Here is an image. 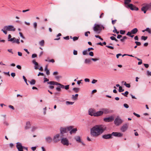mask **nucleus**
<instances>
[{
    "label": "nucleus",
    "mask_w": 151,
    "mask_h": 151,
    "mask_svg": "<svg viewBox=\"0 0 151 151\" xmlns=\"http://www.w3.org/2000/svg\"><path fill=\"white\" fill-rule=\"evenodd\" d=\"M47 83L48 84H49L51 85H59V86L60 83H58V82L54 81H51L47 82Z\"/></svg>",
    "instance_id": "16"
},
{
    "label": "nucleus",
    "mask_w": 151,
    "mask_h": 151,
    "mask_svg": "<svg viewBox=\"0 0 151 151\" xmlns=\"http://www.w3.org/2000/svg\"><path fill=\"white\" fill-rule=\"evenodd\" d=\"M102 137L105 139H108L110 138H112V133L111 134H104L102 136Z\"/></svg>",
    "instance_id": "14"
},
{
    "label": "nucleus",
    "mask_w": 151,
    "mask_h": 151,
    "mask_svg": "<svg viewBox=\"0 0 151 151\" xmlns=\"http://www.w3.org/2000/svg\"><path fill=\"white\" fill-rule=\"evenodd\" d=\"M78 94H76L75 95H73L72 96V98L74 100H76L77 99V97L78 96Z\"/></svg>",
    "instance_id": "25"
},
{
    "label": "nucleus",
    "mask_w": 151,
    "mask_h": 151,
    "mask_svg": "<svg viewBox=\"0 0 151 151\" xmlns=\"http://www.w3.org/2000/svg\"><path fill=\"white\" fill-rule=\"evenodd\" d=\"M91 61V59H86L85 60V63H89Z\"/></svg>",
    "instance_id": "35"
},
{
    "label": "nucleus",
    "mask_w": 151,
    "mask_h": 151,
    "mask_svg": "<svg viewBox=\"0 0 151 151\" xmlns=\"http://www.w3.org/2000/svg\"><path fill=\"white\" fill-rule=\"evenodd\" d=\"M128 7L132 10L138 11L139 9L138 7L135 6L132 4H128Z\"/></svg>",
    "instance_id": "8"
},
{
    "label": "nucleus",
    "mask_w": 151,
    "mask_h": 151,
    "mask_svg": "<svg viewBox=\"0 0 151 151\" xmlns=\"http://www.w3.org/2000/svg\"><path fill=\"white\" fill-rule=\"evenodd\" d=\"M16 147L19 151H23V146H22L21 143L18 142L16 143Z\"/></svg>",
    "instance_id": "10"
},
{
    "label": "nucleus",
    "mask_w": 151,
    "mask_h": 151,
    "mask_svg": "<svg viewBox=\"0 0 151 151\" xmlns=\"http://www.w3.org/2000/svg\"><path fill=\"white\" fill-rule=\"evenodd\" d=\"M45 140L48 143H50L52 142V139L50 137H48L45 138Z\"/></svg>",
    "instance_id": "21"
},
{
    "label": "nucleus",
    "mask_w": 151,
    "mask_h": 151,
    "mask_svg": "<svg viewBox=\"0 0 151 151\" xmlns=\"http://www.w3.org/2000/svg\"><path fill=\"white\" fill-rule=\"evenodd\" d=\"M129 93V92L128 91H126L124 93H122V94L125 97H127V95Z\"/></svg>",
    "instance_id": "32"
},
{
    "label": "nucleus",
    "mask_w": 151,
    "mask_h": 151,
    "mask_svg": "<svg viewBox=\"0 0 151 151\" xmlns=\"http://www.w3.org/2000/svg\"><path fill=\"white\" fill-rule=\"evenodd\" d=\"M44 41L43 40H42L39 42V44L42 46H43L44 45Z\"/></svg>",
    "instance_id": "31"
},
{
    "label": "nucleus",
    "mask_w": 151,
    "mask_h": 151,
    "mask_svg": "<svg viewBox=\"0 0 151 151\" xmlns=\"http://www.w3.org/2000/svg\"><path fill=\"white\" fill-rule=\"evenodd\" d=\"M123 122V120L119 116H117L114 121V123L116 125L118 126L122 124Z\"/></svg>",
    "instance_id": "5"
},
{
    "label": "nucleus",
    "mask_w": 151,
    "mask_h": 151,
    "mask_svg": "<svg viewBox=\"0 0 151 151\" xmlns=\"http://www.w3.org/2000/svg\"><path fill=\"white\" fill-rule=\"evenodd\" d=\"M124 3L125 4H128L131 1V0H124Z\"/></svg>",
    "instance_id": "29"
},
{
    "label": "nucleus",
    "mask_w": 151,
    "mask_h": 151,
    "mask_svg": "<svg viewBox=\"0 0 151 151\" xmlns=\"http://www.w3.org/2000/svg\"><path fill=\"white\" fill-rule=\"evenodd\" d=\"M104 13H102L101 15H100V16H99V18H102L104 16Z\"/></svg>",
    "instance_id": "56"
},
{
    "label": "nucleus",
    "mask_w": 151,
    "mask_h": 151,
    "mask_svg": "<svg viewBox=\"0 0 151 151\" xmlns=\"http://www.w3.org/2000/svg\"><path fill=\"white\" fill-rule=\"evenodd\" d=\"M133 114L134 115L136 116L138 118H139L140 117V115L139 114H136L134 112L133 113Z\"/></svg>",
    "instance_id": "46"
},
{
    "label": "nucleus",
    "mask_w": 151,
    "mask_h": 151,
    "mask_svg": "<svg viewBox=\"0 0 151 151\" xmlns=\"http://www.w3.org/2000/svg\"><path fill=\"white\" fill-rule=\"evenodd\" d=\"M37 57V55L36 54H32V58H34Z\"/></svg>",
    "instance_id": "47"
},
{
    "label": "nucleus",
    "mask_w": 151,
    "mask_h": 151,
    "mask_svg": "<svg viewBox=\"0 0 151 151\" xmlns=\"http://www.w3.org/2000/svg\"><path fill=\"white\" fill-rule=\"evenodd\" d=\"M124 85L127 88H130V85L129 83H127L126 82H125L124 83Z\"/></svg>",
    "instance_id": "38"
},
{
    "label": "nucleus",
    "mask_w": 151,
    "mask_h": 151,
    "mask_svg": "<svg viewBox=\"0 0 151 151\" xmlns=\"http://www.w3.org/2000/svg\"><path fill=\"white\" fill-rule=\"evenodd\" d=\"M9 41H10L12 42L13 43H15L16 42V38L15 37L11 38L9 40Z\"/></svg>",
    "instance_id": "26"
},
{
    "label": "nucleus",
    "mask_w": 151,
    "mask_h": 151,
    "mask_svg": "<svg viewBox=\"0 0 151 151\" xmlns=\"http://www.w3.org/2000/svg\"><path fill=\"white\" fill-rule=\"evenodd\" d=\"M87 50H84L83 52V55H86L87 54Z\"/></svg>",
    "instance_id": "43"
},
{
    "label": "nucleus",
    "mask_w": 151,
    "mask_h": 151,
    "mask_svg": "<svg viewBox=\"0 0 151 151\" xmlns=\"http://www.w3.org/2000/svg\"><path fill=\"white\" fill-rule=\"evenodd\" d=\"M102 28L104 29V27L102 25L95 24L93 27V29L95 32L98 33H100Z\"/></svg>",
    "instance_id": "3"
},
{
    "label": "nucleus",
    "mask_w": 151,
    "mask_h": 151,
    "mask_svg": "<svg viewBox=\"0 0 151 151\" xmlns=\"http://www.w3.org/2000/svg\"><path fill=\"white\" fill-rule=\"evenodd\" d=\"M60 137L62 138L63 137L65 136L64 134H66L68 131V127L66 128L61 127L60 129Z\"/></svg>",
    "instance_id": "4"
},
{
    "label": "nucleus",
    "mask_w": 151,
    "mask_h": 151,
    "mask_svg": "<svg viewBox=\"0 0 151 151\" xmlns=\"http://www.w3.org/2000/svg\"><path fill=\"white\" fill-rule=\"evenodd\" d=\"M63 38L66 40H68L69 39V36H67L65 37H64Z\"/></svg>",
    "instance_id": "59"
},
{
    "label": "nucleus",
    "mask_w": 151,
    "mask_h": 151,
    "mask_svg": "<svg viewBox=\"0 0 151 151\" xmlns=\"http://www.w3.org/2000/svg\"><path fill=\"white\" fill-rule=\"evenodd\" d=\"M127 37L125 36L122 37V38L120 39V40L121 42H123L125 40L127 39Z\"/></svg>",
    "instance_id": "28"
},
{
    "label": "nucleus",
    "mask_w": 151,
    "mask_h": 151,
    "mask_svg": "<svg viewBox=\"0 0 151 151\" xmlns=\"http://www.w3.org/2000/svg\"><path fill=\"white\" fill-rule=\"evenodd\" d=\"M78 37H77L76 36L74 37L73 38V41H75L77 40H78Z\"/></svg>",
    "instance_id": "41"
},
{
    "label": "nucleus",
    "mask_w": 151,
    "mask_h": 151,
    "mask_svg": "<svg viewBox=\"0 0 151 151\" xmlns=\"http://www.w3.org/2000/svg\"><path fill=\"white\" fill-rule=\"evenodd\" d=\"M73 126H70L68 127V131H70V134L75 133L77 130L76 128L73 129Z\"/></svg>",
    "instance_id": "7"
},
{
    "label": "nucleus",
    "mask_w": 151,
    "mask_h": 151,
    "mask_svg": "<svg viewBox=\"0 0 151 151\" xmlns=\"http://www.w3.org/2000/svg\"><path fill=\"white\" fill-rule=\"evenodd\" d=\"M60 138L61 139V142L62 144L64 145H68L69 144V141L67 138L65 137L64 138V137H63L61 138L60 137Z\"/></svg>",
    "instance_id": "6"
},
{
    "label": "nucleus",
    "mask_w": 151,
    "mask_h": 151,
    "mask_svg": "<svg viewBox=\"0 0 151 151\" xmlns=\"http://www.w3.org/2000/svg\"><path fill=\"white\" fill-rule=\"evenodd\" d=\"M60 135L59 134H57L55 135L53 137V142L55 143L59 141L60 139Z\"/></svg>",
    "instance_id": "9"
},
{
    "label": "nucleus",
    "mask_w": 151,
    "mask_h": 151,
    "mask_svg": "<svg viewBox=\"0 0 151 151\" xmlns=\"http://www.w3.org/2000/svg\"><path fill=\"white\" fill-rule=\"evenodd\" d=\"M1 30L6 35L7 34L6 31L14 32L15 31V28L13 26L10 25L4 26Z\"/></svg>",
    "instance_id": "2"
},
{
    "label": "nucleus",
    "mask_w": 151,
    "mask_h": 151,
    "mask_svg": "<svg viewBox=\"0 0 151 151\" xmlns=\"http://www.w3.org/2000/svg\"><path fill=\"white\" fill-rule=\"evenodd\" d=\"M19 34L20 36L23 38L24 39L25 38L23 36L21 32H19Z\"/></svg>",
    "instance_id": "53"
},
{
    "label": "nucleus",
    "mask_w": 151,
    "mask_h": 151,
    "mask_svg": "<svg viewBox=\"0 0 151 151\" xmlns=\"http://www.w3.org/2000/svg\"><path fill=\"white\" fill-rule=\"evenodd\" d=\"M112 136H114L115 137H120L123 136V134L120 132H112Z\"/></svg>",
    "instance_id": "11"
},
{
    "label": "nucleus",
    "mask_w": 151,
    "mask_h": 151,
    "mask_svg": "<svg viewBox=\"0 0 151 151\" xmlns=\"http://www.w3.org/2000/svg\"><path fill=\"white\" fill-rule=\"evenodd\" d=\"M111 19L112 20V21H111L112 24L114 25L116 23V22L117 21V20L116 19L113 20V19Z\"/></svg>",
    "instance_id": "40"
},
{
    "label": "nucleus",
    "mask_w": 151,
    "mask_h": 151,
    "mask_svg": "<svg viewBox=\"0 0 151 151\" xmlns=\"http://www.w3.org/2000/svg\"><path fill=\"white\" fill-rule=\"evenodd\" d=\"M23 79H24V81L26 83V84L27 85H28V84L27 83V79L25 77V76H23Z\"/></svg>",
    "instance_id": "39"
},
{
    "label": "nucleus",
    "mask_w": 151,
    "mask_h": 151,
    "mask_svg": "<svg viewBox=\"0 0 151 151\" xmlns=\"http://www.w3.org/2000/svg\"><path fill=\"white\" fill-rule=\"evenodd\" d=\"M31 126L30 122L29 121H28L27 122L26 124V126L25 127V128L26 129H28L30 128Z\"/></svg>",
    "instance_id": "22"
},
{
    "label": "nucleus",
    "mask_w": 151,
    "mask_h": 151,
    "mask_svg": "<svg viewBox=\"0 0 151 151\" xmlns=\"http://www.w3.org/2000/svg\"><path fill=\"white\" fill-rule=\"evenodd\" d=\"M122 37V35H117V38L118 39H120Z\"/></svg>",
    "instance_id": "63"
},
{
    "label": "nucleus",
    "mask_w": 151,
    "mask_h": 151,
    "mask_svg": "<svg viewBox=\"0 0 151 151\" xmlns=\"http://www.w3.org/2000/svg\"><path fill=\"white\" fill-rule=\"evenodd\" d=\"M97 82V80L95 79H93L92 81V83L93 84H94L96 83Z\"/></svg>",
    "instance_id": "62"
},
{
    "label": "nucleus",
    "mask_w": 151,
    "mask_h": 151,
    "mask_svg": "<svg viewBox=\"0 0 151 151\" xmlns=\"http://www.w3.org/2000/svg\"><path fill=\"white\" fill-rule=\"evenodd\" d=\"M69 88V85H67L65 86L64 88L66 90H68Z\"/></svg>",
    "instance_id": "51"
},
{
    "label": "nucleus",
    "mask_w": 151,
    "mask_h": 151,
    "mask_svg": "<svg viewBox=\"0 0 151 151\" xmlns=\"http://www.w3.org/2000/svg\"><path fill=\"white\" fill-rule=\"evenodd\" d=\"M36 81L34 79H32L31 81L29 82L31 85H34L35 84Z\"/></svg>",
    "instance_id": "33"
},
{
    "label": "nucleus",
    "mask_w": 151,
    "mask_h": 151,
    "mask_svg": "<svg viewBox=\"0 0 151 151\" xmlns=\"http://www.w3.org/2000/svg\"><path fill=\"white\" fill-rule=\"evenodd\" d=\"M102 111L103 112V113L105 114H107L110 113L112 112V111L110 110L109 109H102Z\"/></svg>",
    "instance_id": "17"
},
{
    "label": "nucleus",
    "mask_w": 151,
    "mask_h": 151,
    "mask_svg": "<svg viewBox=\"0 0 151 151\" xmlns=\"http://www.w3.org/2000/svg\"><path fill=\"white\" fill-rule=\"evenodd\" d=\"M59 87L60 88H64L65 86L62 84H61L60 83V84Z\"/></svg>",
    "instance_id": "52"
},
{
    "label": "nucleus",
    "mask_w": 151,
    "mask_h": 151,
    "mask_svg": "<svg viewBox=\"0 0 151 151\" xmlns=\"http://www.w3.org/2000/svg\"><path fill=\"white\" fill-rule=\"evenodd\" d=\"M147 36H142L141 37V39L142 40H145L147 39Z\"/></svg>",
    "instance_id": "36"
},
{
    "label": "nucleus",
    "mask_w": 151,
    "mask_h": 151,
    "mask_svg": "<svg viewBox=\"0 0 151 151\" xmlns=\"http://www.w3.org/2000/svg\"><path fill=\"white\" fill-rule=\"evenodd\" d=\"M37 25V23L36 22H35L34 23V27L35 29H36Z\"/></svg>",
    "instance_id": "55"
},
{
    "label": "nucleus",
    "mask_w": 151,
    "mask_h": 151,
    "mask_svg": "<svg viewBox=\"0 0 151 151\" xmlns=\"http://www.w3.org/2000/svg\"><path fill=\"white\" fill-rule=\"evenodd\" d=\"M114 120L113 117L111 116L109 117L105 118H104V120L106 122H112Z\"/></svg>",
    "instance_id": "13"
},
{
    "label": "nucleus",
    "mask_w": 151,
    "mask_h": 151,
    "mask_svg": "<svg viewBox=\"0 0 151 151\" xmlns=\"http://www.w3.org/2000/svg\"><path fill=\"white\" fill-rule=\"evenodd\" d=\"M135 43L137 46H140L141 45L140 42H139L135 41Z\"/></svg>",
    "instance_id": "45"
},
{
    "label": "nucleus",
    "mask_w": 151,
    "mask_h": 151,
    "mask_svg": "<svg viewBox=\"0 0 151 151\" xmlns=\"http://www.w3.org/2000/svg\"><path fill=\"white\" fill-rule=\"evenodd\" d=\"M141 10L144 12V13L145 14L146 13L147 11L148 10L147 4L145 6H143L142 7Z\"/></svg>",
    "instance_id": "19"
},
{
    "label": "nucleus",
    "mask_w": 151,
    "mask_h": 151,
    "mask_svg": "<svg viewBox=\"0 0 151 151\" xmlns=\"http://www.w3.org/2000/svg\"><path fill=\"white\" fill-rule=\"evenodd\" d=\"M89 55L91 56H93L94 55L93 53V52L91 51L89 52Z\"/></svg>",
    "instance_id": "50"
},
{
    "label": "nucleus",
    "mask_w": 151,
    "mask_h": 151,
    "mask_svg": "<svg viewBox=\"0 0 151 151\" xmlns=\"http://www.w3.org/2000/svg\"><path fill=\"white\" fill-rule=\"evenodd\" d=\"M15 43H17L18 44H19L20 43L19 39H17V40H16Z\"/></svg>",
    "instance_id": "60"
},
{
    "label": "nucleus",
    "mask_w": 151,
    "mask_h": 151,
    "mask_svg": "<svg viewBox=\"0 0 151 151\" xmlns=\"http://www.w3.org/2000/svg\"><path fill=\"white\" fill-rule=\"evenodd\" d=\"M73 90L76 93H77L79 90V89L78 88H73Z\"/></svg>",
    "instance_id": "30"
},
{
    "label": "nucleus",
    "mask_w": 151,
    "mask_h": 151,
    "mask_svg": "<svg viewBox=\"0 0 151 151\" xmlns=\"http://www.w3.org/2000/svg\"><path fill=\"white\" fill-rule=\"evenodd\" d=\"M74 103V102L69 101H66V104H68L72 105Z\"/></svg>",
    "instance_id": "42"
},
{
    "label": "nucleus",
    "mask_w": 151,
    "mask_h": 151,
    "mask_svg": "<svg viewBox=\"0 0 151 151\" xmlns=\"http://www.w3.org/2000/svg\"><path fill=\"white\" fill-rule=\"evenodd\" d=\"M124 90L123 89L122 86H119V91L120 92H122L124 91Z\"/></svg>",
    "instance_id": "37"
},
{
    "label": "nucleus",
    "mask_w": 151,
    "mask_h": 151,
    "mask_svg": "<svg viewBox=\"0 0 151 151\" xmlns=\"http://www.w3.org/2000/svg\"><path fill=\"white\" fill-rule=\"evenodd\" d=\"M95 113H96V112L94 109H89L88 114L91 116H95Z\"/></svg>",
    "instance_id": "15"
},
{
    "label": "nucleus",
    "mask_w": 151,
    "mask_h": 151,
    "mask_svg": "<svg viewBox=\"0 0 151 151\" xmlns=\"http://www.w3.org/2000/svg\"><path fill=\"white\" fill-rule=\"evenodd\" d=\"M110 39L112 40H115L116 38L114 36H111L110 37Z\"/></svg>",
    "instance_id": "64"
},
{
    "label": "nucleus",
    "mask_w": 151,
    "mask_h": 151,
    "mask_svg": "<svg viewBox=\"0 0 151 151\" xmlns=\"http://www.w3.org/2000/svg\"><path fill=\"white\" fill-rule=\"evenodd\" d=\"M138 31V29L137 28H135L132 29L131 31L132 34H134L137 33Z\"/></svg>",
    "instance_id": "23"
},
{
    "label": "nucleus",
    "mask_w": 151,
    "mask_h": 151,
    "mask_svg": "<svg viewBox=\"0 0 151 151\" xmlns=\"http://www.w3.org/2000/svg\"><path fill=\"white\" fill-rule=\"evenodd\" d=\"M36 128L37 127H35V126L33 127L32 129V132L34 131Z\"/></svg>",
    "instance_id": "57"
},
{
    "label": "nucleus",
    "mask_w": 151,
    "mask_h": 151,
    "mask_svg": "<svg viewBox=\"0 0 151 151\" xmlns=\"http://www.w3.org/2000/svg\"><path fill=\"white\" fill-rule=\"evenodd\" d=\"M128 127V124H125L121 127L120 130L122 132H124L127 130Z\"/></svg>",
    "instance_id": "12"
},
{
    "label": "nucleus",
    "mask_w": 151,
    "mask_h": 151,
    "mask_svg": "<svg viewBox=\"0 0 151 151\" xmlns=\"http://www.w3.org/2000/svg\"><path fill=\"white\" fill-rule=\"evenodd\" d=\"M103 114V112L102 111H99L95 113V116H101Z\"/></svg>",
    "instance_id": "18"
},
{
    "label": "nucleus",
    "mask_w": 151,
    "mask_h": 151,
    "mask_svg": "<svg viewBox=\"0 0 151 151\" xmlns=\"http://www.w3.org/2000/svg\"><path fill=\"white\" fill-rule=\"evenodd\" d=\"M75 139L77 141L79 142H81V141L79 136H77L75 137Z\"/></svg>",
    "instance_id": "24"
},
{
    "label": "nucleus",
    "mask_w": 151,
    "mask_h": 151,
    "mask_svg": "<svg viewBox=\"0 0 151 151\" xmlns=\"http://www.w3.org/2000/svg\"><path fill=\"white\" fill-rule=\"evenodd\" d=\"M73 54L75 55H77L78 54L77 51L76 50H74L73 52Z\"/></svg>",
    "instance_id": "54"
},
{
    "label": "nucleus",
    "mask_w": 151,
    "mask_h": 151,
    "mask_svg": "<svg viewBox=\"0 0 151 151\" xmlns=\"http://www.w3.org/2000/svg\"><path fill=\"white\" fill-rule=\"evenodd\" d=\"M106 129L103 125H96L90 129V134L92 137H96L101 134Z\"/></svg>",
    "instance_id": "1"
},
{
    "label": "nucleus",
    "mask_w": 151,
    "mask_h": 151,
    "mask_svg": "<svg viewBox=\"0 0 151 151\" xmlns=\"http://www.w3.org/2000/svg\"><path fill=\"white\" fill-rule=\"evenodd\" d=\"M44 83H45L46 82L48 81L49 79L47 78H44Z\"/></svg>",
    "instance_id": "58"
},
{
    "label": "nucleus",
    "mask_w": 151,
    "mask_h": 151,
    "mask_svg": "<svg viewBox=\"0 0 151 151\" xmlns=\"http://www.w3.org/2000/svg\"><path fill=\"white\" fill-rule=\"evenodd\" d=\"M145 30L149 34H151V30L150 28L148 27L147 28L145 29Z\"/></svg>",
    "instance_id": "34"
},
{
    "label": "nucleus",
    "mask_w": 151,
    "mask_h": 151,
    "mask_svg": "<svg viewBox=\"0 0 151 151\" xmlns=\"http://www.w3.org/2000/svg\"><path fill=\"white\" fill-rule=\"evenodd\" d=\"M148 10H151V3L149 4H147Z\"/></svg>",
    "instance_id": "27"
},
{
    "label": "nucleus",
    "mask_w": 151,
    "mask_h": 151,
    "mask_svg": "<svg viewBox=\"0 0 151 151\" xmlns=\"http://www.w3.org/2000/svg\"><path fill=\"white\" fill-rule=\"evenodd\" d=\"M16 67H17V68L19 69V70L21 69L22 68L20 65H17Z\"/></svg>",
    "instance_id": "61"
},
{
    "label": "nucleus",
    "mask_w": 151,
    "mask_h": 151,
    "mask_svg": "<svg viewBox=\"0 0 151 151\" xmlns=\"http://www.w3.org/2000/svg\"><path fill=\"white\" fill-rule=\"evenodd\" d=\"M106 47H108V48H110V49H112V50H113L114 49V47L111 46H109V45H106Z\"/></svg>",
    "instance_id": "48"
},
{
    "label": "nucleus",
    "mask_w": 151,
    "mask_h": 151,
    "mask_svg": "<svg viewBox=\"0 0 151 151\" xmlns=\"http://www.w3.org/2000/svg\"><path fill=\"white\" fill-rule=\"evenodd\" d=\"M32 62L35 65V68L36 69H38V64L36 62L35 60H33L32 61Z\"/></svg>",
    "instance_id": "20"
},
{
    "label": "nucleus",
    "mask_w": 151,
    "mask_h": 151,
    "mask_svg": "<svg viewBox=\"0 0 151 151\" xmlns=\"http://www.w3.org/2000/svg\"><path fill=\"white\" fill-rule=\"evenodd\" d=\"M120 32L121 34L124 35L125 32V30H120Z\"/></svg>",
    "instance_id": "44"
},
{
    "label": "nucleus",
    "mask_w": 151,
    "mask_h": 151,
    "mask_svg": "<svg viewBox=\"0 0 151 151\" xmlns=\"http://www.w3.org/2000/svg\"><path fill=\"white\" fill-rule=\"evenodd\" d=\"M124 106L127 109L129 107V105L126 104H124Z\"/></svg>",
    "instance_id": "49"
}]
</instances>
